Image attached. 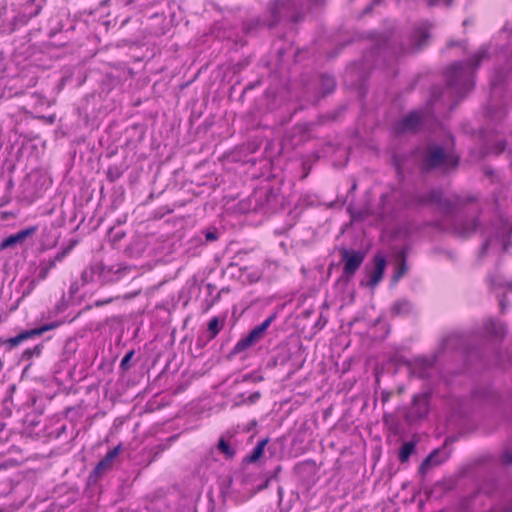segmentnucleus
<instances>
[{"mask_svg": "<svg viewBox=\"0 0 512 512\" xmlns=\"http://www.w3.org/2000/svg\"><path fill=\"white\" fill-rule=\"evenodd\" d=\"M501 80L502 79L500 77H498V76L492 77V79H491L492 86L493 87L497 86L501 82Z\"/></svg>", "mask_w": 512, "mask_h": 512, "instance_id": "4c0bfd02", "label": "nucleus"}, {"mask_svg": "<svg viewBox=\"0 0 512 512\" xmlns=\"http://www.w3.org/2000/svg\"><path fill=\"white\" fill-rule=\"evenodd\" d=\"M438 453H439V451H435V452L431 453L425 459V461L422 463L421 469H427V468H430L432 466H436V465L440 464L442 462V460L437 458L438 457Z\"/></svg>", "mask_w": 512, "mask_h": 512, "instance_id": "393cba45", "label": "nucleus"}, {"mask_svg": "<svg viewBox=\"0 0 512 512\" xmlns=\"http://www.w3.org/2000/svg\"><path fill=\"white\" fill-rule=\"evenodd\" d=\"M430 25L426 22L420 23L412 35L413 50L422 48L429 38Z\"/></svg>", "mask_w": 512, "mask_h": 512, "instance_id": "2eb2a0df", "label": "nucleus"}, {"mask_svg": "<svg viewBox=\"0 0 512 512\" xmlns=\"http://www.w3.org/2000/svg\"><path fill=\"white\" fill-rule=\"evenodd\" d=\"M259 398H260V393L254 392L251 395H249L248 401H249V403H255L259 400Z\"/></svg>", "mask_w": 512, "mask_h": 512, "instance_id": "f704fd0d", "label": "nucleus"}, {"mask_svg": "<svg viewBox=\"0 0 512 512\" xmlns=\"http://www.w3.org/2000/svg\"><path fill=\"white\" fill-rule=\"evenodd\" d=\"M90 270L101 283H111L120 280L128 272L129 268L123 264L106 266L102 263H96L91 266Z\"/></svg>", "mask_w": 512, "mask_h": 512, "instance_id": "423d86ee", "label": "nucleus"}, {"mask_svg": "<svg viewBox=\"0 0 512 512\" xmlns=\"http://www.w3.org/2000/svg\"><path fill=\"white\" fill-rule=\"evenodd\" d=\"M68 251V249H65L57 253L56 256L48 263L42 262L39 266V273L37 276L38 280H44L48 276L50 270L53 269L58 262H61L64 259Z\"/></svg>", "mask_w": 512, "mask_h": 512, "instance_id": "f3484780", "label": "nucleus"}, {"mask_svg": "<svg viewBox=\"0 0 512 512\" xmlns=\"http://www.w3.org/2000/svg\"><path fill=\"white\" fill-rule=\"evenodd\" d=\"M371 10V6H368L366 9H365V12H369Z\"/></svg>", "mask_w": 512, "mask_h": 512, "instance_id": "58836bf2", "label": "nucleus"}, {"mask_svg": "<svg viewBox=\"0 0 512 512\" xmlns=\"http://www.w3.org/2000/svg\"><path fill=\"white\" fill-rule=\"evenodd\" d=\"M415 450V443L413 441L405 442L402 444L399 451V460L406 462Z\"/></svg>", "mask_w": 512, "mask_h": 512, "instance_id": "412c9836", "label": "nucleus"}, {"mask_svg": "<svg viewBox=\"0 0 512 512\" xmlns=\"http://www.w3.org/2000/svg\"><path fill=\"white\" fill-rule=\"evenodd\" d=\"M134 355V351L131 350L129 351L124 357L123 359L121 360V364L120 366L123 368V369H126L128 367V363L129 361L131 360L132 356Z\"/></svg>", "mask_w": 512, "mask_h": 512, "instance_id": "7c9ffc66", "label": "nucleus"}, {"mask_svg": "<svg viewBox=\"0 0 512 512\" xmlns=\"http://www.w3.org/2000/svg\"><path fill=\"white\" fill-rule=\"evenodd\" d=\"M430 408V393L425 392L415 395L412 404L405 414V419L408 423H414L424 419Z\"/></svg>", "mask_w": 512, "mask_h": 512, "instance_id": "0eeeda50", "label": "nucleus"}, {"mask_svg": "<svg viewBox=\"0 0 512 512\" xmlns=\"http://www.w3.org/2000/svg\"><path fill=\"white\" fill-rule=\"evenodd\" d=\"M44 0H25L22 4L21 13L25 20H29L39 14Z\"/></svg>", "mask_w": 512, "mask_h": 512, "instance_id": "dca6fc26", "label": "nucleus"}, {"mask_svg": "<svg viewBox=\"0 0 512 512\" xmlns=\"http://www.w3.org/2000/svg\"><path fill=\"white\" fill-rule=\"evenodd\" d=\"M406 272V264L405 261H403L399 267V269L395 272L393 276V281L397 282Z\"/></svg>", "mask_w": 512, "mask_h": 512, "instance_id": "c756f323", "label": "nucleus"}, {"mask_svg": "<svg viewBox=\"0 0 512 512\" xmlns=\"http://www.w3.org/2000/svg\"><path fill=\"white\" fill-rule=\"evenodd\" d=\"M120 448H121V446L118 445L115 448H113L112 450H110L106 454V456L97 464L95 471L97 473H102V472L110 469L113 464L114 459L118 456V454L120 452Z\"/></svg>", "mask_w": 512, "mask_h": 512, "instance_id": "a211bd4d", "label": "nucleus"}, {"mask_svg": "<svg viewBox=\"0 0 512 512\" xmlns=\"http://www.w3.org/2000/svg\"><path fill=\"white\" fill-rule=\"evenodd\" d=\"M453 0H424V2L430 6H450Z\"/></svg>", "mask_w": 512, "mask_h": 512, "instance_id": "bb28decb", "label": "nucleus"}, {"mask_svg": "<svg viewBox=\"0 0 512 512\" xmlns=\"http://www.w3.org/2000/svg\"><path fill=\"white\" fill-rule=\"evenodd\" d=\"M418 204L435 205L449 221L452 231L461 237H467L477 227L474 218H466L467 208L463 206V199L455 194L444 195L439 190H432L426 195H418Z\"/></svg>", "mask_w": 512, "mask_h": 512, "instance_id": "f257e3e1", "label": "nucleus"}, {"mask_svg": "<svg viewBox=\"0 0 512 512\" xmlns=\"http://www.w3.org/2000/svg\"><path fill=\"white\" fill-rule=\"evenodd\" d=\"M252 24H253V26L260 25V20L255 19V20H252L251 24H245L244 29L246 32H251L253 30Z\"/></svg>", "mask_w": 512, "mask_h": 512, "instance_id": "2f4dec72", "label": "nucleus"}, {"mask_svg": "<svg viewBox=\"0 0 512 512\" xmlns=\"http://www.w3.org/2000/svg\"><path fill=\"white\" fill-rule=\"evenodd\" d=\"M459 158L453 152H447L442 147L430 145L423 158L422 167L424 170L435 168L448 170L458 165Z\"/></svg>", "mask_w": 512, "mask_h": 512, "instance_id": "39448f33", "label": "nucleus"}, {"mask_svg": "<svg viewBox=\"0 0 512 512\" xmlns=\"http://www.w3.org/2000/svg\"><path fill=\"white\" fill-rule=\"evenodd\" d=\"M501 460L504 464H511L512 463V450L509 448L505 449L501 455Z\"/></svg>", "mask_w": 512, "mask_h": 512, "instance_id": "c85d7f7f", "label": "nucleus"}, {"mask_svg": "<svg viewBox=\"0 0 512 512\" xmlns=\"http://www.w3.org/2000/svg\"><path fill=\"white\" fill-rule=\"evenodd\" d=\"M487 56L485 49L479 50L470 60L453 64L446 74L449 89L463 96L473 88V74Z\"/></svg>", "mask_w": 512, "mask_h": 512, "instance_id": "f03ea898", "label": "nucleus"}, {"mask_svg": "<svg viewBox=\"0 0 512 512\" xmlns=\"http://www.w3.org/2000/svg\"><path fill=\"white\" fill-rule=\"evenodd\" d=\"M344 262L342 278L349 281L365 259V253L362 251H349L344 249L341 253Z\"/></svg>", "mask_w": 512, "mask_h": 512, "instance_id": "1a4fd4ad", "label": "nucleus"}, {"mask_svg": "<svg viewBox=\"0 0 512 512\" xmlns=\"http://www.w3.org/2000/svg\"><path fill=\"white\" fill-rule=\"evenodd\" d=\"M311 3L319 4L320 0H276L270 8L272 17L265 24L272 27L282 17L298 21L299 12L308 9Z\"/></svg>", "mask_w": 512, "mask_h": 512, "instance_id": "20e7f679", "label": "nucleus"}, {"mask_svg": "<svg viewBox=\"0 0 512 512\" xmlns=\"http://www.w3.org/2000/svg\"><path fill=\"white\" fill-rule=\"evenodd\" d=\"M434 361L424 357H416L408 362L409 370L412 374L426 378L429 376V370L432 368Z\"/></svg>", "mask_w": 512, "mask_h": 512, "instance_id": "f8f14e48", "label": "nucleus"}, {"mask_svg": "<svg viewBox=\"0 0 512 512\" xmlns=\"http://www.w3.org/2000/svg\"><path fill=\"white\" fill-rule=\"evenodd\" d=\"M410 309V304L407 301H399L394 304L393 311L397 314L408 312Z\"/></svg>", "mask_w": 512, "mask_h": 512, "instance_id": "a878e982", "label": "nucleus"}, {"mask_svg": "<svg viewBox=\"0 0 512 512\" xmlns=\"http://www.w3.org/2000/svg\"><path fill=\"white\" fill-rule=\"evenodd\" d=\"M218 450L229 459L233 458L235 455V450L223 438H221L218 442Z\"/></svg>", "mask_w": 512, "mask_h": 512, "instance_id": "b1692460", "label": "nucleus"}, {"mask_svg": "<svg viewBox=\"0 0 512 512\" xmlns=\"http://www.w3.org/2000/svg\"><path fill=\"white\" fill-rule=\"evenodd\" d=\"M268 443V439L260 440L257 445L253 448L252 452L245 457V462L247 463H255L257 462L264 453L265 447Z\"/></svg>", "mask_w": 512, "mask_h": 512, "instance_id": "6ab92c4d", "label": "nucleus"}, {"mask_svg": "<svg viewBox=\"0 0 512 512\" xmlns=\"http://www.w3.org/2000/svg\"><path fill=\"white\" fill-rule=\"evenodd\" d=\"M112 301H113V298H112V297H110V298H107V299H105V300H97V301H95L94 305H95L96 307H101V306H103V305H106V304L111 303Z\"/></svg>", "mask_w": 512, "mask_h": 512, "instance_id": "72a5a7b5", "label": "nucleus"}, {"mask_svg": "<svg viewBox=\"0 0 512 512\" xmlns=\"http://www.w3.org/2000/svg\"><path fill=\"white\" fill-rule=\"evenodd\" d=\"M512 233V226L508 220L500 218L492 225L489 236L481 249V257L489 254H500L509 246V238Z\"/></svg>", "mask_w": 512, "mask_h": 512, "instance_id": "7ed1b4c3", "label": "nucleus"}, {"mask_svg": "<svg viewBox=\"0 0 512 512\" xmlns=\"http://www.w3.org/2000/svg\"><path fill=\"white\" fill-rule=\"evenodd\" d=\"M505 149V145L503 142H498L497 145H496V153H501L502 151H504Z\"/></svg>", "mask_w": 512, "mask_h": 512, "instance_id": "e433bc0d", "label": "nucleus"}, {"mask_svg": "<svg viewBox=\"0 0 512 512\" xmlns=\"http://www.w3.org/2000/svg\"><path fill=\"white\" fill-rule=\"evenodd\" d=\"M274 319H275V315H272V316L268 317L260 325H257L256 327H254L245 338H243L237 342V344L235 345V347L233 349V352L234 353L243 352L247 348L253 346L258 341H260Z\"/></svg>", "mask_w": 512, "mask_h": 512, "instance_id": "6e6552de", "label": "nucleus"}, {"mask_svg": "<svg viewBox=\"0 0 512 512\" xmlns=\"http://www.w3.org/2000/svg\"><path fill=\"white\" fill-rule=\"evenodd\" d=\"M324 80L326 81V83L329 86L330 90H332L335 87V81H334V79L332 77H326V78H324Z\"/></svg>", "mask_w": 512, "mask_h": 512, "instance_id": "c9c22d12", "label": "nucleus"}, {"mask_svg": "<svg viewBox=\"0 0 512 512\" xmlns=\"http://www.w3.org/2000/svg\"><path fill=\"white\" fill-rule=\"evenodd\" d=\"M468 336L460 333H454L449 335L443 341V348L447 349H460L463 351L467 350Z\"/></svg>", "mask_w": 512, "mask_h": 512, "instance_id": "4468645a", "label": "nucleus"}, {"mask_svg": "<svg viewBox=\"0 0 512 512\" xmlns=\"http://www.w3.org/2000/svg\"><path fill=\"white\" fill-rule=\"evenodd\" d=\"M485 330L487 334L497 338L503 337L506 332L504 324L494 320H489L485 324Z\"/></svg>", "mask_w": 512, "mask_h": 512, "instance_id": "aec40b11", "label": "nucleus"}, {"mask_svg": "<svg viewBox=\"0 0 512 512\" xmlns=\"http://www.w3.org/2000/svg\"><path fill=\"white\" fill-rule=\"evenodd\" d=\"M36 232V227H29L13 234L16 244L23 242L27 237L33 235Z\"/></svg>", "mask_w": 512, "mask_h": 512, "instance_id": "5701e85b", "label": "nucleus"}, {"mask_svg": "<svg viewBox=\"0 0 512 512\" xmlns=\"http://www.w3.org/2000/svg\"><path fill=\"white\" fill-rule=\"evenodd\" d=\"M15 245H16L15 239H14V237L12 235H10L9 237L5 238L0 243V249L4 250V249L10 248V247H13Z\"/></svg>", "mask_w": 512, "mask_h": 512, "instance_id": "cd10ccee", "label": "nucleus"}, {"mask_svg": "<svg viewBox=\"0 0 512 512\" xmlns=\"http://www.w3.org/2000/svg\"><path fill=\"white\" fill-rule=\"evenodd\" d=\"M381 0H373V4H378Z\"/></svg>", "mask_w": 512, "mask_h": 512, "instance_id": "ea45409f", "label": "nucleus"}, {"mask_svg": "<svg viewBox=\"0 0 512 512\" xmlns=\"http://www.w3.org/2000/svg\"><path fill=\"white\" fill-rule=\"evenodd\" d=\"M205 238L208 242H211V241H215L218 236H217V233L216 232H212V231H207L205 233Z\"/></svg>", "mask_w": 512, "mask_h": 512, "instance_id": "473e14b6", "label": "nucleus"}, {"mask_svg": "<svg viewBox=\"0 0 512 512\" xmlns=\"http://www.w3.org/2000/svg\"><path fill=\"white\" fill-rule=\"evenodd\" d=\"M386 259L385 257L378 253L373 258V267L366 266L365 270L368 276V281L366 283L367 286L371 288H375L379 282L382 280L385 269H386Z\"/></svg>", "mask_w": 512, "mask_h": 512, "instance_id": "9d476101", "label": "nucleus"}, {"mask_svg": "<svg viewBox=\"0 0 512 512\" xmlns=\"http://www.w3.org/2000/svg\"><path fill=\"white\" fill-rule=\"evenodd\" d=\"M421 121L422 116L420 112H411L406 117H404L403 119L396 123L395 130L398 133L414 132L419 128Z\"/></svg>", "mask_w": 512, "mask_h": 512, "instance_id": "9b49d317", "label": "nucleus"}, {"mask_svg": "<svg viewBox=\"0 0 512 512\" xmlns=\"http://www.w3.org/2000/svg\"><path fill=\"white\" fill-rule=\"evenodd\" d=\"M222 329V324L217 317H213L208 323L210 338H215Z\"/></svg>", "mask_w": 512, "mask_h": 512, "instance_id": "4be33fe9", "label": "nucleus"}, {"mask_svg": "<svg viewBox=\"0 0 512 512\" xmlns=\"http://www.w3.org/2000/svg\"><path fill=\"white\" fill-rule=\"evenodd\" d=\"M58 325H59L58 323L52 322V323H48V324L42 325V326H40L38 328H34V329H31V330L23 331L20 334H18L16 337L11 338L9 340V342L13 346L18 345L19 343H21L22 341H24L26 339L32 338L34 336H40V335H42L43 333H45L47 331L53 330V329L57 328Z\"/></svg>", "mask_w": 512, "mask_h": 512, "instance_id": "ddd939ff", "label": "nucleus"}]
</instances>
